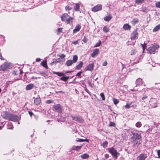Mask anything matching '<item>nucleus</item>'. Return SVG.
I'll return each mask as SVG.
<instances>
[{
    "label": "nucleus",
    "instance_id": "ea45409f",
    "mask_svg": "<svg viewBox=\"0 0 160 160\" xmlns=\"http://www.w3.org/2000/svg\"><path fill=\"white\" fill-rule=\"evenodd\" d=\"M147 44L144 42L143 44H141L142 47V48L143 51H144L146 48Z\"/></svg>",
    "mask_w": 160,
    "mask_h": 160
},
{
    "label": "nucleus",
    "instance_id": "20e7f679",
    "mask_svg": "<svg viewBox=\"0 0 160 160\" xmlns=\"http://www.w3.org/2000/svg\"><path fill=\"white\" fill-rule=\"evenodd\" d=\"M11 63L5 62L4 63L0 66V71H5L10 67Z\"/></svg>",
    "mask_w": 160,
    "mask_h": 160
},
{
    "label": "nucleus",
    "instance_id": "c85d7f7f",
    "mask_svg": "<svg viewBox=\"0 0 160 160\" xmlns=\"http://www.w3.org/2000/svg\"><path fill=\"white\" fill-rule=\"evenodd\" d=\"M132 102L130 103H128L125 106V107L126 108L128 109L133 106L132 104Z\"/></svg>",
    "mask_w": 160,
    "mask_h": 160
},
{
    "label": "nucleus",
    "instance_id": "09e8293b",
    "mask_svg": "<svg viewBox=\"0 0 160 160\" xmlns=\"http://www.w3.org/2000/svg\"><path fill=\"white\" fill-rule=\"evenodd\" d=\"M100 96L102 98V100H105V97L103 93H101Z\"/></svg>",
    "mask_w": 160,
    "mask_h": 160
},
{
    "label": "nucleus",
    "instance_id": "680f3d73",
    "mask_svg": "<svg viewBox=\"0 0 160 160\" xmlns=\"http://www.w3.org/2000/svg\"><path fill=\"white\" fill-rule=\"evenodd\" d=\"M147 98H148V96H146V95H145V96H143V97L142 98V100H144L145 99H147Z\"/></svg>",
    "mask_w": 160,
    "mask_h": 160
},
{
    "label": "nucleus",
    "instance_id": "4468645a",
    "mask_svg": "<svg viewBox=\"0 0 160 160\" xmlns=\"http://www.w3.org/2000/svg\"><path fill=\"white\" fill-rule=\"evenodd\" d=\"M34 103L36 105H39L41 102V100L40 98L39 97L36 98L35 99L34 101Z\"/></svg>",
    "mask_w": 160,
    "mask_h": 160
},
{
    "label": "nucleus",
    "instance_id": "473e14b6",
    "mask_svg": "<svg viewBox=\"0 0 160 160\" xmlns=\"http://www.w3.org/2000/svg\"><path fill=\"white\" fill-rule=\"evenodd\" d=\"M80 8V5L78 3H76L75 6L74 7V10L75 11H79Z\"/></svg>",
    "mask_w": 160,
    "mask_h": 160
},
{
    "label": "nucleus",
    "instance_id": "f3484780",
    "mask_svg": "<svg viewBox=\"0 0 160 160\" xmlns=\"http://www.w3.org/2000/svg\"><path fill=\"white\" fill-rule=\"evenodd\" d=\"M33 87V84L30 83L26 86L25 89L26 90L28 91L32 89Z\"/></svg>",
    "mask_w": 160,
    "mask_h": 160
},
{
    "label": "nucleus",
    "instance_id": "3c124183",
    "mask_svg": "<svg viewBox=\"0 0 160 160\" xmlns=\"http://www.w3.org/2000/svg\"><path fill=\"white\" fill-rule=\"evenodd\" d=\"M115 123L113 122H110L109 123V126H115Z\"/></svg>",
    "mask_w": 160,
    "mask_h": 160
},
{
    "label": "nucleus",
    "instance_id": "ddd939ff",
    "mask_svg": "<svg viewBox=\"0 0 160 160\" xmlns=\"http://www.w3.org/2000/svg\"><path fill=\"white\" fill-rule=\"evenodd\" d=\"M131 141L132 143L133 144V146L135 147L136 145H137L140 144L141 143L140 140L135 139V140H131Z\"/></svg>",
    "mask_w": 160,
    "mask_h": 160
},
{
    "label": "nucleus",
    "instance_id": "72a5a7b5",
    "mask_svg": "<svg viewBox=\"0 0 160 160\" xmlns=\"http://www.w3.org/2000/svg\"><path fill=\"white\" fill-rule=\"evenodd\" d=\"M82 145L81 146H74L72 147V149H73L75 150H78L82 148Z\"/></svg>",
    "mask_w": 160,
    "mask_h": 160
},
{
    "label": "nucleus",
    "instance_id": "4be33fe9",
    "mask_svg": "<svg viewBox=\"0 0 160 160\" xmlns=\"http://www.w3.org/2000/svg\"><path fill=\"white\" fill-rule=\"evenodd\" d=\"M146 156L144 154H141L138 157L139 160H145Z\"/></svg>",
    "mask_w": 160,
    "mask_h": 160
},
{
    "label": "nucleus",
    "instance_id": "de8ad7c7",
    "mask_svg": "<svg viewBox=\"0 0 160 160\" xmlns=\"http://www.w3.org/2000/svg\"><path fill=\"white\" fill-rule=\"evenodd\" d=\"M148 8H142V11L143 12H147L148 11Z\"/></svg>",
    "mask_w": 160,
    "mask_h": 160
},
{
    "label": "nucleus",
    "instance_id": "f257e3e1",
    "mask_svg": "<svg viewBox=\"0 0 160 160\" xmlns=\"http://www.w3.org/2000/svg\"><path fill=\"white\" fill-rule=\"evenodd\" d=\"M159 46L157 44H152L147 49L148 53L151 54H155V51L159 48Z\"/></svg>",
    "mask_w": 160,
    "mask_h": 160
},
{
    "label": "nucleus",
    "instance_id": "2eb2a0df",
    "mask_svg": "<svg viewBox=\"0 0 160 160\" xmlns=\"http://www.w3.org/2000/svg\"><path fill=\"white\" fill-rule=\"evenodd\" d=\"M70 16L67 13H65L62 14L61 16L62 20L63 21H66L67 19L69 18Z\"/></svg>",
    "mask_w": 160,
    "mask_h": 160
},
{
    "label": "nucleus",
    "instance_id": "6e6552de",
    "mask_svg": "<svg viewBox=\"0 0 160 160\" xmlns=\"http://www.w3.org/2000/svg\"><path fill=\"white\" fill-rule=\"evenodd\" d=\"M71 117L72 118L73 120L76 121L78 122H83V119L81 117L78 116H73L72 115L71 116Z\"/></svg>",
    "mask_w": 160,
    "mask_h": 160
},
{
    "label": "nucleus",
    "instance_id": "423d86ee",
    "mask_svg": "<svg viewBox=\"0 0 160 160\" xmlns=\"http://www.w3.org/2000/svg\"><path fill=\"white\" fill-rule=\"evenodd\" d=\"M138 33L137 29H136L133 31L130 35L131 39L133 40L137 39L138 38Z\"/></svg>",
    "mask_w": 160,
    "mask_h": 160
},
{
    "label": "nucleus",
    "instance_id": "69168bd1",
    "mask_svg": "<svg viewBox=\"0 0 160 160\" xmlns=\"http://www.w3.org/2000/svg\"><path fill=\"white\" fill-rule=\"evenodd\" d=\"M0 59H1L2 60H4V58H3L2 55L1 54H0Z\"/></svg>",
    "mask_w": 160,
    "mask_h": 160
},
{
    "label": "nucleus",
    "instance_id": "13d9d810",
    "mask_svg": "<svg viewBox=\"0 0 160 160\" xmlns=\"http://www.w3.org/2000/svg\"><path fill=\"white\" fill-rule=\"evenodd\" d=\"M107 65V62L106 61L104 62L102 64V65L104 66H106Z\"/></svg>",
    "mask_w": 160,
    "mask_h": 160
},
{
    "label": "nucleus",
    "instance_id": "7ed1b4c3",
    "mask_svg": "<svg viewBox=\"0 0 160 160\" xmlns=\"http://www.w3.org/2000/svg\"><path fill=\"white\" fill-rule=\"evenodd\" d=\"M8 118L9 120L15 122L19 121L21 118L20 116H18L15 114L11 113H9Z\"/></svg>",
    "mask_w": 160,
    "mask_h": 160
},
{
    "label": "nucleus",
    "instance_id": "5701e85b",
    "mask_svg": "<svg viewBox=\"0 0 160 160\" xmlns=\"http://www.w3.org/2000/svg\"><path fill=\"white\" fill-rule=\"evenodd\" d=\"M76 66V68L79 70L82 68L83 65V62H80Z\"/></svg>",
    "mask_w": 160,
    "mask_h": 160
},
{
    "label": "nucleus",
    "instance_id": "37998d69",
    "mask_svg": "<svg viewBox=\"0 0 160 160\" xmlns=\"http://www.w3.org/2000/svg\"><path fill=\"white\" fill-rule=\"evenodd\" d=\"M142 125L141 123L140 122H138L135 124V126L138 128H140Z\"/></svg>",
    "mask_w": 160,
    "mask_h": 160
},
{
    "label": "nucleus",
    "instance_id": "79ce46f5",
    "mask_svg": "<svg viewBox=\"0 0 160 160\" xmlns=\"http://www.w3.org/2000/svg\"><path fill=\"white\" fill-rule=\"evenodd\" d=\"M62 28H58L57 30V34H58L62 32Z\"/></svg>",
    "mask_w": 160,
    "mask_h": 160
},
{
    "label": "nucleus",
    "instance_id": "b1692460",
    "mask_svg": "<svg viewBox=\"0 0 160 160\" xmlns=\"http://www.w3.org/2000/svg\"><path fill=\"white\" fill-rule=\"evenodd\" d=\"M73 63V61L72 60H69L66 62L65 65L67 66H69L72 65Z\"/></svg>",
    "mask_w": 160,
    "mask_h": 160
},
{
    "label": "nucleus",
    "instance_id": "e2e57ef3",
    "mask_svg": "<svg viewBox=\"0 0 160 160\" xmlns=\"http://www.w3.org/2000/svg\"><path fill=\"white\" fill-rule=\"evenodd\" d=\"M122 65V69H123L125 68V65L124 64H123V63H121Z\"/></svg>",
    "mask_w": 160,
    "mask_h": 160
},
{
    "label": "nucleus",
    "instance_id": "774afa93",
    "mask_svg": "<svg viewBox=\"0 0 160 160\" xmlns=\"http://www.w3.org/2000/svg\"><path fill=\"white\" fill-rule=\"evenodd\" d=\"M105 158H109V155L108 154H105Z\"/></svg>",
    "mask_w": 160,
    "mask_h": 160
},
{
    "label": "nucleus",
    "instance_id": "4d7b16f0",
    "mask_svg": "<svg viewBox=\"0 0 160 160\" xmlns=\"http://www.w3.org/2000/svg\"><path fill=\"white\" fill-rule=\"evenodd\" d=\"M28 113L31 117H32V115H34L33 113L32 112L28 111Z\"/></svg>",
    "mask_w": 160,
    "mask_h": 160
},
{
    "label": "nucleus",
    "instance_id": "052dcab7",
    "mask_svg": "<svg viewBox=\"0 0 160 160\" xmlns=\"http://www.w3.org/2000/svg\"><path fill=\"white\" fill-rule=\"evenodd\" d=\"M157 153L158 156V158H160V150H158L157 151Z\"/></svg>",
    "mask_w": 160,
    "mask_h": 160
},
{
    "label": "nucleus",
    "instance_id": "a211bd4d",
    "mask_svg": "<svg viewBox=\"0 0 160 160\" xmlns=\"http://www.w3.org/2000/svg\"><path fill=\"white\" fill-rule=\"evenodd\" d=\"M112 18V16L111 15L109 14L108 16H106L103 18L104 21L106 22H109Z\"/></svg>",
    "mask_w": 160,
    "mask_h": 160
},
{
    "label": "nucleus",
    "instance_id": "aec40b11",
    "mask_svg": "<svg viewBox=\"0 0 160 160\" xmlns=\"http://www.w3.org/2000/svg\"><path fill=\"white\" fill-rule=\"evenodd\" d=\"M136 86H139L142 84V79L141 78H138L136 81Z\"/></svg>",
    "mask_w": 160,
    "mask_h": 160
},
{
    "label": "nucleus",
    "instance_id": "f03ea898",
    "mask_svg": "<svg viewBox=\"0 0 160 160\" xmlns=\"http://www.w3.org/2000/svg\"><path fill=\"white\" fill-rule=\"evenodd\" d=\"M108 149L109 152L112 155V157L115 159H117L118 156L120 154V153L118 152L117 150L113 147L108 148Z\"/></svg>",
    "mask_w": 160,
    "mask_h": 160
},
{
    "label": "nucleus",
    "instance_id": "a18cd8bd",
    "mask_svg": "<svg viewBox=\"0 0 160 160\" xmlns=\"http://www.w3.org/2000/svg\"><path fill=\"white\" fill-rule=\"evenodd\" d=\"M136 51L135 49H132L131 51L130 55H133L136 53Z\"/></svg>",
    "mask_w": 160,
    "mask_h": 160
},
{
    "label": "nucleus",
    "instance_id": "0eeeda50",
    "mask_svg": "<svg viewBox=\"0 0 160 160\" xmlns=\"http://www.w3.org/2000/svg\"><path fill=\"white\" fill-rule=\"evenodd\" d=\"M149 103L152 107L156 108L157 106V100L155 98H151L149 101Z\"/></svg>",
    "mask_w": 160,
    "mask_h": 160
},
{
    "label": "nucleus",
    "instance_id": "dca6fc26",
    "mask_svg": "<svg viewBox=\"0 0 160 160\" xmlns=\"http://www.w3.org/2000/svg\"><path fill=\"white\" fill-rule=\"evenodd\" d=\"M81 28V26L80 25H77L75 27V29L73 30V33H75L79 31Z\"/></svg>",
    "mask_w": 160,
    "mask_h": 160
},
{
    "label": "nucleus",
    "instance_id": "a19ab883",
    "mask_svg": "<svg viewBox=\"0 0 160 160\" xmlns=\"http://www.w3.org/2000/svg\"><path fill=\"white\" fill-rule=\"evenodd\" d=\"M113 101L115 105H117L118 103V102H119V101L118 100L116 99L115 98H113Z\"/></svg>",
    "mask_w": 160,
    "mask_h": 160
},
{
    "label": "nucleus",
    "instance_id": "39448f33",
    "mask_svg": "<svg viewBox=\"0 0 160 160\" xmlns=\"http://www.w3.org/2000/svg\"><path fill=\"white\" fill-rule=\"evenodd\" d=\"M52 108L53 111L59 113H61L62 112V108L60 104H57L53 105Z\"/></svg>",
    "mask_w": 160,
    "mask_h": 160
},
{
    "label": "nucleus",
    "instance_id": "bb28decb",
    "mask_svg": "<svg viewBox=\"0 0 160 160\" xmlns=\"http://www.w3.org/2000/svg\"><path fill=\"white\" fill-rule=\"evenodd\" d=\"M73 19V18L69 16L66 21L67 24H70L72 22Z\"/></svg>",
    "mask_w": 160,
    "mask_h": 160
},
{
    "label": "nucleus",
    "instance_id": "c756f323",
    "mask_svg": "<svg viewBox=\"0 0 160 160\" xmlns=\"http://www.w3.org/2000/svg\"><path fill=\"white\" fill-rule=\"evenodd\" d=\"M78 59V57L76 55H74L73 56L72 60L73 63L76 62Z\"/></svg>",
    "mask_w": 160,
    "mask_h": 160
},
{
    "label": "nucleus",
    "instance_id": "412c9836",
    "mask_svg": "<svg viewBox=\"0 0 160 160\" xmlns=\"http://www.w3.org/2000/svg\"><path fill=\"white\" fill-rule=\"evenodd\" d=\"M131 26L128 24H125L123 26V28L125 30H128L130 29Z\"/></svg>",
    "mask_w": 160,
    "mask_h": 160
},
{
    "label": "nucleus",
    "instance_id": "58836bf2",
    "mask_svg": "<svg viewBox=\"0 0 160 160\" xmlns=\"http://www.w3.org/2000/svg\"><path fill=\"white\" fill-rule=\"evenodd\" d=\"M101 43V41L100 40H99L98 43H96L95 45L94 46V47H97L99 46Z\"/></svg>",
    "mask_w": 160,
    "mask_h": 160
},
{
    "label": "nucleus",
    "instance_id": "9d476101",
    "mask_svg": "<svg viewBox=\"0 0 160 160\" xmlns=\"http://www.w3.org/2000/svg\"><path fill=\"white\" fill-rule=\"evenodd\" d=\"M133 136L131 138V140L137 139L140 140L141 138V135L138 133H132Z\"/></svg>",
    "mask_w": 160,
    "mask_h": 160
},
{
    "label": "nucleus",
    "instance_id": "0e129e2a",
    "mask_svg": "<svg viewBox=\"0 0 160 160\" xmlns=\"http://www.w3.org/2000/svg\"><path fill=\"white\" fill-rule=\"evenodd\" d=\"M54 62V61L53 59V60H52V62H51V63H50V64L51 66H52V65H53L54 64V63H55V62Z\"/></svg>",
    "mask_w": 160,
    "mask_h": 160
},
{
    "label": "nucleus",
    "instance_id": "9b49d317",
    "mask_svg": "<svg viewBox=\"0 0 160 160\" xmlns=\"http://www.w3.org/2000/svg\"><path fill=\"white\" fill-rule=\"evenodd\" d=\"M100 51L99 49L98 48L95 49L93 52L92 53L91 56L92 57L94 58L96 57L97 55L99 54Z\"/></svg>",
    "mask_w": 160,
    "mask_h": 160
},
{
    "label": "nucleus",
    "instance_id": "f704fd0d",
    "mask_svg": "<svg viewBox=\"0 0 160 160\" xmlns=\"http://www.w3.org/2000/svg\"><path fill=\"white\" fill-rule=\"evenodd\" d=\"M54 61V62H55V63L58 62L60 63L61 62H63V60H61L59 58H57V59H53Z\"/></svg>",
    "mask_w": 160,
    "mask_h": 160
},
{
    "label": "nucleus",
    "instance_id": "1a4fd4ad",
    "mask_svg": "<svg viewBox=\"0 0 160 160\" xmlns=\"http://www.w3.org/2000/svg\"><path fill=\"white\" fill-rule=\"evenodd\" d=\"M102 6L100 4H98L92 8V10L94 12H96L102 9Z\"/></svg>",
    "mask_w": 160,
    "mask_h": 160
},
{
    "label": "nucleus",
    "instance_id": "4c0bfd02",
    "mask_svg": "<svg viewBox=\"0 0 160 160\" xmlns=\"http://www.w3.org/2000/svg\"><path fill=\"white\" fill-rule=\"evenodd\" d=\"M9 113H5L4 114H3L2 116L4 118H5L6 119H8L9 120V118H8V116L9 115Z\"/></svg>",
    "mask_w": 160,
    "mask_h": 160
},
{
    "label": "nucleus",
    "instance_id": "6e6d98bb",
    "mask_svg": "<svg viewBox=\"0 0 160 160\" xmlns=\"http://www.w3.org/2000/svg\"><path fill=\"white\" fill-rule=\"evenodd\" d=\"M46 103L48 104L52 102V101L50 100H48L46 101Z\"/></svg>",
    "mask_w": 160,
    "mask_h": 160
},
{
    "label": "nucleus",
    "instance_id": "864d4df0",
    "mask_svg": "<svg viewBox=\"0 0 160 160\" xmlns=\"http://www.w3.org/2000/svg\"><path fill=\"white\" fill-rule=\"evenodd\" d=\"M82 73V71H80L76 75V76H78V77H80L81 74Z\"/></svg>",
    "mask_w": 160,
    "mask_h": 160
},
{
    "label": "nucleus",
    "instance_id": "393cba45",
    "mask_svg": "<svg viewBox=\"0 0 160 160\" xmlns=\"http://www.w3.org/2000/svg\"><path fill=\"white\" fill-rule=\"evenodd\" d=\"M144 0H135V2L138 5H141L144 2Z\"/></svg>",
    "mask_w": 160,
    "mask_h": 160
},
{
    "label": "nucleus",
    "instance_id": "2f4dec72",
    "mask_svg": "<svg viewBox=\"0 0 160 160\" xmlns=\"http://www.w3.org/2000/svg\"><path fill=\"white\" fill-rule=\"evenodd\" d=\"M103 31L105 33H107L109 31V29L106 26H104L102 29Z\"/></svg>",
    "mask_w": 160,
    "mask_h": 160
},
{
    "label": "nucleus",
    "instance_id": "bf43d9fd",
    "mask_svg": "<svg viewBox=\"0 0 160 160\" xmlns=\"http://www.w3.org/2000/svg\"><path fill=\"white\" fill-rule=\"evenodd\" d=\"M108 144V143L107 141H105L104 142V143H103V144L104 147V146H106Z\"/></svg>",
    "mask_w": 160,
    "mask_h": 160
},
{
    "label": "nucleus",
    "instance_id": "5fc2aeb1",
    "mask_svg": "<svg viewBox=\"0 0 160 160\" xmlns=\"http://www.w3.org/2000/svg\"><path fill=\"white\" fill-rule=\"evenodd\" d=\"M156 5L157 7L160 8V2L156 3Z\"/></svg>",
    "mask_w": 160,
    "mask_h": 160
},
{
    "label": "nucleus",
    "instance_id": "cd10ccee",
    "mask_svg": "<svg viewBox=\"0 0 160 160\" xmlns=\"http://www.w3.org/2000/svg\"><path fill=\"white\" fill-rule=\"evenodd\" d=\"M89 156L87 153H84L82 154L81 155V157L83 159H85L88 158L89 157Z\"/></svg>",
    "mask_w": 160,
    "mask_h": 160
},
{
    "label": "nucleus",
    "instance_id": "a878e982",
    "mask_svg": "<svg viewBox=\"0 0 160 160\" xmlns=\"http://www.w3.org/2000/svg\"><path fill=\"white\" fill-rule=\"evenodd\" d=\"M160 29V24L157 25L153 29V32H155Z\"/></svg>",
    "mask_w": 160,
    "mask_h": 160
},
{
    "label": "nucleus",
    "instance_id": "603ef678",
    "mask_svg": "<svg viewBox=\"0 0 160 160\" xmlns=\"http://www.w3.org/2000/svg\"><path fill=\"white\" fill-rule=\"evenodd\" d=\"M76 141L77 142H83V139H80V138H77V139L76 140Z\"/></svg>",
    "mask_w": 160,
    "mask_h": 160
},
{
    "label": "nucleus",
    "instance_id": "338daca9",
    "mask_svg": "<svg viewBox=\"0 0 160 160\" xmlns=\"http://www.w3.org/2000/svg\"><path fill=\"white\" fill-rule=\"evenodd\" d=\"M41 60V59L40 58H37L36 60V62H39Z\"/></svg>",
    "mask_w": 160,
    "mask_h": 160
},
{
    "label": "nucleus",
    "instance_id": "f8f14e48",
    "mask_svg": "<svg viewBox=\"0 0 160 160\" xmlns=\"http://www.w3.org/2000/svg\"><path fill=\"white\" fill-rule=\"evenodd\" d=\"M93 63H92L89 64L85 68L87 70L92 71L93 70Z\"/></svg>",
    "mask_w": 160,
    "mask_h": 160
},
{
    "label": "nucleus",
    "instance_id": "6ab92c4d",
    "mask_svg": "<svg viewBox=\"0 0 160 160\" xmlns=\"http://www.w3.org/2000/svg\"><path fill=\"white\" fill-rule=\"evenodd\" d=\"M139 22L138 19V18H134L133 20L131 22V24L133 25H134L137 24Z\"/></svg>",
    "mask_w": 160,
    "mask_h": 160
},
{
    "label": "nucleus",
    "instance_id": "e433bc0d",
    "mask_svg": "<svg viewBox=\"0 0 160 160\" xmlns=\"http://www.w3.org/2000/svg\"><path fill=\"white\" fill-rule=\"evenodd\" d=\"M15 81V80H8L7 82L6 83V86H8L10 84H12L13 83V82Z\"/></svg>",
    "mask_w": 160,
    "mask_h": 160
},
{
    "label": "nucleus",
    "instance_id": "c03bdc74",
    "mask_svg": "<svg viewBox=\"0 0 160 160\" xmlns=\"http://www.w3.org/2000/svg\"><path fill=\"white\" fill-rule=\"evenodd\" d=\"M41 64L42 66L45 67L46 68H48V66H47V63H46V62H42L41 63Z\"/></svg>",
    "mask_w": 160,
    "mask_h": 160
},
{
    "label": "nucleus",
    "instance_id": "c9c22d12",
    "mask_svg": "<svg viewBox=\"0 0 160 160\" xmlns=\"http://www.w3.org/2000/svg\"><path fill=\"white\" fill-rule=\"evenodd\" d=\"M53 73L54 74H56L58 75L59 76H61L62 75H65V74L64 73H62L61 72H53Z\"/></svg>",
    "mask_w": 160,
    "mask_h": 160
},
{
    "label": "nucleus",
    "instance_id": "8fccbe9b",
    "mask_svg": "<svg viewBox=\"0 0 160 160\" xmlns=\"http://www.w3.org/2000/svg\"><path fill=\"white\" fill-rule=\"evenodd\" d=\"M58 57H60L61 58H64L66 57L65 55L64 54H62L60 55H58Z\"/></svg>",
    "mask_w": 160,
    "mask_h": 160
},
{
    "label": "nucleus",
    "instance_id": "7c9ffc66",
    "mask_svg": "<svg viewBox=\"0 0 160 160\" xmlns=\"http://www.w3.org/2000/svg\"><path fill=\"white\" fill-rule=\"evenodd\" d=\"M69 78V77L63 76L61 78L60 80L66 82L68 80Z\"/></svg>",
    "mask_w": 160,
    "mask_h": 160
},
{
    "label": "nucleus",
    "instance_id": "49530a36",
    "mask_svg": "<svg viewBox=\"0 0 160 160\" xmlns=\"http://www.w3.org/2000/svg\"><path fill=\"white\" fill-rule=\"evenodd\" d=\"M72 9V7L68 5H67L65 7V9L66 10H71Z\"/></svg>",
    "mask_w": 160,
    "mask_h": 160
}]
</instances>
